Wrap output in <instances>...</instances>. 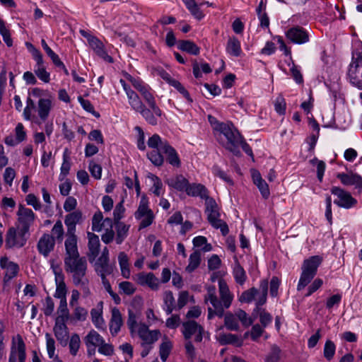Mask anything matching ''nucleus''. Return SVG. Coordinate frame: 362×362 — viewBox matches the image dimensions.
Wrapping results in <instances>:
<instances>
[{
	"mask_svg": "<svg viewBox=\"0 0 362 362\" xmlns=\"http://www.w3.org/2000/svg\"><path fill=\"white\" fill-rule=\"evenodd\" d=\"M224 325L229 330H238L239 328L238 322L236 316L231 313H228L224 317Z\"/></svg>",
	"mask_w": 362,
	"mask_h": 362,
	"instance_id": "nucleus-54",
	"label": "nucleus"
},
{
	"mask_svg": "<svg viewBox=\"0 0 362 362\" xmlns=\"http://www.w3.org/2000/svg\"><path fill=\"white\" fill-rule=\"evenodd\" d=\"M280 349L276 346H272L270 352L266 356V362H277L280 359Z\"/></svg>",
	"mask_w": 362,
	"mask_h": 362,
	"instance_id": "nucleus-62",
	"label": "nucleus"
},
{
	"mask_svg": "<svg viewBox=\"0 0 362 362\" xmlns=\"http://www.w3.org/2000/svg\"><path fill=\"white\" fill-rule=\"evenodd\" d=\"M25 45L35 62L33 69L35 74L44 83H48L50 81V74L46 70L42 54L33 44L26 42Z\"/></svg>",
	"mask_w": 362,
	"mask_h": 362,
	"instance_id": "nucleus-10",
	"label": "nucleus"
},
{
	"mask_svg": "<svg viewBox=\"0 0 362 362\" xmlns=\"http://www.w3.org/2000/svg\"><path fill=\"white\" fill-rule=\"evenodd\" d=\"M129 227L130 226L129 225H126L123 223H118L117 227V236L115 239L117 244H121L127 238Z\"/></svg>",
	"mask_w": 362,
	"mask_h": 362,
	"instance_id": "nucleus-51",
	"label": "nucleus"
},
{
	"mask_svg": "<svg viewBox=\"0 0 362 362\" xmlns=\"http://www.w3.org/2000/svg\"><path fill=\"white\" fill-rule=\"evenodd\" d=\"M57 317L55 318L54 322H66L70 319L69 310L67 308V302H59V305L57 310Z\"/></svg>",
	"mask_w": 362,
	"mask_h": 362,
	"instance_id": "nucleus-42",
	"label": "nucleus"
},
{
	"mask_svg": "<svg viewBox=\"0 0 362 362\" xmlns=\"http://www.w3.org/2000/svg\"><path fill=\"white\" fill-rule=\"evenodd\" d=\"M52 233L54 239H56L59 243H62L64 239V230L62 222L59 220L54 225Z\"/></svg>",
	"mask_w": 362,
	"mask_h": 362,
	"instance_id": "nucleus-53",
	"label": "nucleus"
},
{
	"mask_svg": "<svg viewBox=\"0 0 362 362\" xmlns=\"http://www.w3.org/2000/svg\"><path fill=\"white\" fill-rule=\"evenodd\" d=\"M161 151L153 150L148 153V158L151 162L156 166H161L163 164L164 158Z\"/></svg>",
	"mask_w": 362,
	"mask_h": 362,
	"instance_id": "nucleus-57",
	"label": "nucleus"
},
{
	"mask_svg": "<svg viewBox=\"0 0 362 362\" xmlns=\"http://www.w3.org/2000/svg\"><path fill=\"white\" fill-rule=\"evenodd\" d=\"M148 204V198L144 195L142 196L138 208L134 212L135 218L140 221L139 230L148 227L154 221L155 216L153 211L149 208Z\"/></svg>",
	"mask_w": 362,
	"mask_h": 362,
	"instance_id": "nucleus-11",
	"label": "nucleus"
},
{
	"mask_svg": "<svg viewBox=\"0 0 362 362\" xmlns=\"http://www.w3.org/2000/svg\"><path fill=\"white\" fill-rule=\"evenodd\" d=\"M45 339L48 356L49 358H53L55 356V341L49 333H46Z\"/></svg>",
	"mask_w": 362,
	"mask_h": 362,
	"instance_id": "nucleus-59",
	"label": "nucleus"
},
{
	"mask_svg": "<svg viewBox=\"0 0 362 362\" xmlns=\"http://www.w3.org/2000/svg\"><path fill=\"white\" fill-rule=\"evenodd\" d=\"M0 267L4 271V282L5 284L15 278L19 272L18 264L10 261L7 257L0 259Z\"/></svg>",
	"mask_w": 362,
	"mask_h": 362,
	"instance_id": "nucleus-20",
	"label": "nucleus"
},
{
	"mask_svg": "<svg viewBox=\"0 0 362 362\" xmlns=\"http://www.w3.org/2000/svg\"><path fill=\"white\" fill-rule=\"evenodd\" d=\"M252 177L254 184L259 189L262 197L264 199H268L270 195L269 185L265 180L262 179L259 172L253 170L252 172Z\"/></svg>",
	"mask_w": 362,
	"mask_h": 362,
	"instance_id": "nucleus-29",
	"label": "nucleus"
},
{
	"mask_svg": "<svg viewBox=\"0 0 362 362\" xmlns=\"http://www.w3.org/2000/svg\"><path fill=\"white\" fill-rule=\"evenodd\" d=\"M338 177L345 185H354L356 188L362 189V177L356 174H339Z\"/></svg>",
	"mask_w": 362,
	"mask_h": 362,
	"instance_id": "nucleus-32",
	"label": "nucleus"
},
{
	"mask_svg": "<svg viewBox=\"0 0 362 362\" xmlns=\"http://www.w3.org/2000/svg\"><path fill=\"white\" fill-rule=\"evenodd\" d=\"M201 263V252L199 250L194 251L189 257V264L185 268V271L188 273L193 272L199 267Z\"/></svg>",
	"mask_w": 362,
	"mask_h": 362,
	"instance_id": "nucleus-45",
	"label": "nucleus"
},
{
	"mask_svg": "<svg viewBox=\"0 0 362 362\" xmlns=\"http://www.w3.org/2000/svg\"><path fill=\"white\" fill-rule=\"evenodd\" d=\"M127 324L131 335L134 337L137 334L141 339V356L145 358L153 349L154 343L160 337V332L158 329L150 330L145 323L138 322L136 315L132 310L129 311Z\"/></svg>",
	"mask_w": 362,
	"mask_h": 362,
	"instance_id": "nucleus-3",
	"label": "nucleus"
},
{
	"mask_svg": "<svg viewBox=\"0 0 362 362\" xmlns=\"http://www.w3.org/2000/svg\"><path fill=\"white\" fill-rule=\"evenodd\" d=\"M147 144L149 148L162 152L165 145H168L169 143L166 140H163L158 134H155L148 139Z\"/></svg>",
	"mask_w": 362,
	"mask_h": 362,
	"instance_id": "nucleus-43",
	"label": "nucleus"
},
{
	"mask_svg": "<svg viewBox=\"0 0 362 362\" xmlns=\"http://www.w3.org/2000/svg\"><path fill=\"white\" fill-rule=\"evenodd\" d=\"M148 178L153 182V186L151 187L152 192L157 197H160L163 194V183L160 179L153 174H150Z\"/></svg>",
	"mask_w": 362,
	"mask_h": 362,
	"instance_id": "nucleus-52",
	"label": "nucleus"
},
{
	"mask_svg": "<svg viewBox=\"0 0 362 362\" xmlns=\"http://www.w3.org/2000/svg\"><path fill=\"white\" fill-rule=\"evenodd\" d=\"M95 271L100 276L101 279L106 277L112 273V269L109 263L95 262Z\"/></svg>",
	"mask_w": 362,
	"mask_h": 362,
	"instance_id": "nucleus-56",
	"label": "nucleus"
},
{
	"mask_svg": "<svg viewBox=\"0 0 362 362\" xmlns=\"http://www.w3.org/2000/svg\"><path fill=\"white\" fill-rule=\"evenodd\" d=\"M103 337L95 330H91L84 339L85 344L87 347H99L103 343Z\"/></svg>",
	"mask_w": 362,
	"mask_h": 362,
	"instance_id": "nucleus-40",
	"label": "nucleus"
},
{
	"mask_svg": "<svg viewBox=\"0 0 362 362\" xmlns=\"http://www.w3.org/2000/svg\"><path fill=\"white\" fill-rule=\"evenodd\" d=\"M52 107L53 99L51 97L40 98L37 105L33 100L28 97L23 115L25 120L32 121L40 125L48 119Z\"/></svg>",
	"mask_w": 362,
	"mask_h": 362,
	"instance_id": "nucleus-5",
	"label": "nucleus"
},
{
	"mask_svg": "<svg viewBox=\"0 0 362 362\" xmlns=\"http://www.w3.org/2000/svg\"><path fill=\"white\" fill-rule=\"evenodd\" d=\"M218 131L220 134L218 140L220 144L227 150L235 156L240 154V143L243 137L237 129L231 123L219 124Z\"/></svg>",
	"mask_w": 362,
	"mask_h": 362,
	"instance_id": "nucleus-6",
	"label": "nucleus"
},
{
	"mask_svg": "<svg viewBox=\"0 0 362 362\" xmlns=\"http://www.w3.org/2000/svg\"><path fill=\"white\" fill-rule=\"evenodd\" d=\"M163 309L167 315H170L176 309L175 300L173 292L165 291L163 294Z\"/></svg>",
	"mask_w": 362,
	"mask_h": 362,
	"instance_id": "nucleus-37",
	"label": "nucleus"
},
{
	"mask_svg": "<svg viewBox=\"0 0 362 362\" xmlns=\"http://www.w3.org/2000/svg\"><path fill=\"white\" fill-rule=\"evenodd\" d=\"M119 288L120 292L127 296H131L136 291V288L134 284L129 281H122L119 284Z\"/></svg>",
	"mask_w": 362,
	"mask_h": 362,
	"instance_id": "nucleus-60",
	"label": "nucleus"
},
{
	"mask_svg": "<svg viewBox=\"0 0 362 362\" xmlns=\"http://www.w3.org/2000/svg\"><path fill=\"white\" fill-rule=\"evenodd\" d=\"M106 227L112 228V221L111 218H103L101 211L96 212L92 218V230L100 232Z\"/></svg>",
	"mask_w": 362,
	"mask_h": 362,
	"instance_id": "nucleus-26",
	"label": "nucleus"
},
{
	"mask_svg": "<svg viewBox=\"0 0 362 362\" xmlns=\"http://www.w3.org/2000/svg\"><path fill=\"white\" fill-rule=\"evenodd\" d=\"M81 346V339L78 334H73L69 342V352L71 355L75 356L77 355Z\"/></svg>",
	"mask_w": 362,
	"mask_h": 362,
	"instance_id": "nucleus-50",
	"label": "nucleus"
},
{
	"mask_svg": "<svg viewBox=\"0 0 362 362\" xmlns=\"http://www.w3.org/2000/svg\"><path fill=\"white\" fill-rule=\"evenodd\" d=\"M286 37L295 44H304L309 41L308 32L300 26L291 28L286 32Z\"/></svg>",
	"mask_w": 362,
	"mask_h": 362,
	"instance_id": "nucleus-21",
	"label": "nucleus"
},
{
	"mask_svg": "<svg viewBox=\"0 0 362 362\" xmlns=\"http://www.w3.org/2000/svg\"><path fill=\"white\" fill-rule=\"evenodd\" d=\"M87 236L88 239V256L90 258L95 259L99 255L100 246L99 237L90 232L87 233Z\"/></svg>",
	"mask_w": 362,
	"mask_h": 362,
	"instance_id": "nucleus-30",
	"label": "nucleus"
},
{
	"mask_svg": "<svg viewBox=\"0 0 362 362\" xmlns=\"http://www.w3.org/2000/svg\"><path fill=\"white\" fill-rule=\"evenodd\" d=\"M181 332L185 340L194 337L195 342H201L204 334V327L194 320H189L182 323Z\"/></svg>",
	"mask_w": 362,
	"mask_h": 362,
	"instance_id": "nucleus-13",
	"label": "nucleus"
},
{
	"mask_svg": "<svg viewBox=\"0 0 362 362\" xmlns=\"http://www.w3.org/2000/svg\"><path fill=\"white\" fill-rule=\"evenodd\" d=\"M331 192L337 197L334 203L341 208L351 209L357 204V200L349 192L340 187H333L331 189Z\"/></svg>",
	"mask_w": 362,
	"mask_h": 362,
	"instance_id": "nucleus-17",
	"label": "nucleus"
},
{
	"mask_svg": "<svg viewBox=\"0 0 362 362\" xmlns=\"http://www.w3.org/2000/svg\"><path fill=\"white\" fill-rule=\"evenodd\" d=\"M321 262L322 258L319 256H312L303 261L301 267L302 272L297 285L298 291L304 289L311 282Z\"/></svg>",
	"mask_w": 362,
	"mask_h": 362,
	"instance_id": "nucleus-7",
	"label": "nucleus"
},
{
	"mask_svg": "<svg viewBox=\"0 0 362 362\" xmlns=\"http://www.w3.org/2000/svg\"><path fill=\"white\" fill-rule=\"evenodd\" d=\"M192 243L195 247H201L204 252L212 250V245L207 243V239L204 236L199 235L194 238Z\"/></svg>",
	"mask_w": 362,
	"mask_h": 362,
	"instance_id": "nucleus-48",
	"label": "nucleus"
},
{
	"mask_svg": "<svg viewBox=\"0 0 362 362\" xmlns=\"http://www.w3.org/2000/svg\"><path fill=\"white\" fill-rule=\"evenodd\" d=\"M336 346L333 341L331 340H327L324 346V356L330 361L335 354Z\"/></svg>",
	"mask_w": 362,
	"mask_h": 362,
	"instance_id": "nucleus-58",
	"label": "nucleus"
},
{
	"mask_svg": "<svg viewBox=\"0 0 362 362\" xmlns=\"http://www.w3.org/2000/svg\"><path fill=\"white\" fill-rule=\"evenodd\" d=\"M88 316V311L83 307L76 305L73 312V317L78 321L86 320Z\"/></svg>",
	"mask_w": 362,
	"mask_h": 362,
	"instance_id": "nucleus-63",
	"label": "nucleus"
},
{
	"mask_svg": "<svg viewBox=\"0 0 362 362\" xmlns=\"http://www.w3.org/2000/svg\"><path fill=\"white\" fill-rule=\"evenodd\" d=\"M218 341L223 345L233 344L238 347L241 346L243 344V340L242 338L236 334L230 333L220 334L218 337Z\"/></svg>",
	"mask_w": 362,
	"mask_h": 362,
	"instance_id": "nucleus-39",
	"label": "nucleus"
},
{
	"mask_svg": "<svg viewBox=\"0 0 362 362\" xmlns=\"http://www.w3.org/2000/svg\"><path fill=\"white\" fill-rule=\"evenodd\" d=\"M88 45L94 51L95 54L100 58L108 63L113 62V59L107 54L104 44L97 37L91 39V41L88 43Z\"/></svg>",
	"mask_w": 362,
	"mask_h": 362,
	"instance_id": "nucleus-23",
	"label": "nucleus"
},
{
	"mask_svg": "<svg viewBox=\"0 0 362 362\" xmlns=\"http://www.w3.org/2000/svg\"><path fill=\"white\" fill-rule=\"evenodd\" d=\"M45 133L41 132H35L33 134V141L35 144H43L45 142L46 136L49 137L54 131V124L52 122H45L44 126Z\"/></svg>",
	"mask_w": 362,
	"mask_h": 362,
	"instance_id": "nucleus-34",
	"label": "nucleus"
},
{
	"mask_svg": "<svg viewBox=\"0 0 362 362\" xmlns=\"http://www.w3.org/2000/svg\"><path fill=\"white\" fill-rule=\"evenodd\" d=\"M133 280L141 286H147L152 291L160 288V280L152 272H139L133 276Z\"/></svg>",
	"mask_w": 362,
	"mask_h": 362,
	"instance_id": "nucleus-18",
	"label": "nucleus"
},
{
	"mask_svg": "<svg viewBox=\"0 0 362 362\" xmlns=\"http://www.w3.org/2000/svg\"><path fill=\"white\" fill-rule=\"evenodd\" d=\"M82 221V213L79 211H74L65 217L64 223L67 228V238L64 243L69 241L77 243V238L75 235L76 226Z\"/></svg>",
	"mask_w": 362,
	"mask_h": 362,
	"instance_id": "nucleus-16",
	"label": "nucleus"
},
{
	"mask_svg": "<svg viewBox=\"0 0 362 362\" xmlns=\"http://www.w3.org/2000/svg\"><path fill=\"white\" fill-rule=\"evenodd\" d=\"M124 76L140 93L145 102V103H143L139 95L134 90L129 95H127L131 107L135 112L140 113L147 123L153 126L157 125L158 118L162 116L163 112L156 103L151 86L139 78H134L127 72H124Z\"/></svg>",
	"mask_w": 362,
	"mask_h": 362,
	"instance_id": "nucleus-1",
	"label": "nucleus"
},
{
	"mask_svg": "<svg viewBox=\"0 0 362 362\" xmlns=\"http://www.w3.org/2000/svg\"><path fill=\"white\" fill-rule=\"evenodd\" d=\"M67 150H66L63 154V162L60 168V173L59 175V180L63 181L69 173L71 168V163L69 161V157L66 154Z\"/></svg>",
	"mask_w": 362,
	"mask_h": 362,
	"instance_id": "nucleus-49",
	"label": "nucleus"
},
{
	"mask_svg": "<svg viewBox=\"0 0 362 362\" xmlns=\"http://www.w3.org/2000/svg\"><path fill=\"white\" fill-rule=\"evenodd\" d=\"M185 192L189 196L199 197L204 200L209 197L206 187L200 183H189Z\"/></svg>",
	"mask_w": 362,
	"mask_h": 362,
	"instance_id": "nucleus-28",
	"label": "nucleus"
},
{
	"mask_svg": "<svg viewBox=\"0 0 362 362\" xmlns=\"http://www.w3.org/2000/svg\"><path fill=\"white\" fill-rule=\"evenodd\" d=\"M205 213L207 215V219L210 224L216 229H220L223 235H226L229 233V228L227 223L220 218V209L212 197H209L205 199Z\"/></svg>",
	"mask_w": 362,
	"mask_h": 362,
	"instance_id": "nucleus-8",
	"label": "nucleus"
},
{
	"mask_svg": "<svg viewBox=\"0 0 362 362\" xmlns=\"http://www.w3.org/2000/svg\"><path fill=\"white\" fill-rule=\"evenodd\" d=\"M232 273L238 284L243 286L246 282L247 279L246 272L237 259H235Z\"/></svg>",
	"mask_w": 362,
	"mask_h": 362,
	"instance_id": "nucleus-36",
	"label": "nucleus"
},
{
	"mask_svg": "<svg viewBox=\"0 0 362 362\" xmlns=\"http://www.w3.org/2000/svg\"><path fill=\"white\" fill-rule=\"evenodd\" d=\"M53 332L58 342L62 346H66L68 344L69 329L66 323L54 322Z\"/></svg>",
	"mask_w": 362,
	"mask_h": 362,
	"instance_id": "nucleus-24",
	"label": "nucleus"
},
{
	"mask_svg": "<svg viewBox=\"0 0 362 362\" xmlns=\"http://www.w3.org/2000/svg\"><path fill=\"white\" fill-rule=\"evenodd\" d=\"M118 262L122 276L125 279H129L131 272L129 268V258L125 252H121L119 253Z\"/></svg>",
	"mask_w": 362,
	"mask_h": 362,
	"instance_id": "nucleus-41",
	"label": "nucleus"
},
{
	"mask_svg": "<svg viewBox=\"0 0 362 362\" xmlns=\"http://www.w3.org/2000/svg\"><path fill=\"white\" fill-rule=\"evenodd\" d=\"M17 358L19 362H25V344L20 334L12 337L8 362H16Z\"/></svg>",
	"mask_w": 362,
	"mask_h": 362,
	"instance_id": "nucleus-14",
	"label": "nucleus"
},
{
	"mask_svg": "<svg viewBox=\"0 0 362 362\" xmlns=\"http://www.w3.org/2000/svg\"><path fill=\"white\" fill-rule=\"evenodd\" d=\"M103 302L100 301L98 303L96 308H94L90 310L92 322L98 329H105V323L103 317Z\"/></svg>",
	"mask_w": 362,
	"mask_h": 362,
	"instance_id": "nucleus-27",
	"label": "nucleus"
},
{
	"mask_svg": "<svg viewBox=\"0 0 362 362\" xmlns=\"http://www.w3.org/2000/svg\"><path fill=\"white\" fill-rule=\"evenodd\" d=\"M123 325L122 314L117 308H113L111 310V319L110 321V331L112 336H115L120 331Z\"/></svg>",
	"mask_w": 362,
	"mask_h": 362,
	"instance_id": "nucleus-25",
	"label": "nucleus"
},
{
	"mask_svg": "<svg viewBox=\"0 0 362 362\" xmlns=\"http://www.w3.org/2000/svg\"><path fill=\"white\" fill-rule=\"evenodd\" d=\"M226 52L233 57L241 56L243 51L240 41L235 36L229 37L226 46Z\"/></svg>",
	"mask_w": 362,
	"mask_h": 362,
	"instance_id": "nucleus-31",
	"label": "nucleus"
},
{
	"mask_svg": "<svg viewBox=\"0 0 362 362\" xmlns=\"http://www.w3.org/2000/svg\"><path fill=\"white\" fill-rule=\"evenodd\" d=\"M187 8L194 18L200 21L204 18V13L201 10L199 4L196 3L194 0H182Z\"/></svg>",
	"mask_w": 362,
	"mask_h": 362,
	"instance_id": "nucleus-38",
	"label": "nucleus"
},
{
	"mask_svg": "<svg viewBox=\"0 0 362 362\" xmlns=\"http://www.w3.org/2000/svg\"><path fill=\"white\" fill-rule=\"evenodd\" d=\"M167 184L174 189L180 192H186L189 185L188 180L182 175H177L174 177L168 179Z\"/></svg>",
	"mask_w": 362,
	"mask_h": 362,
	"instance_id": "nucleus-35",
	"label": "nucleus"
},
{
	"mask_svg": "<svg viewBox=\"0 0 362 362\" xmlns=\"http://www.w3.org/2000/svg\"><path fill=\"white\" fill-rule=\"evenodd\" d=\"M348 78L353 86L362 90V51L353 54L348 71Z\"/></svg>",
	"mask_w": 362,
	"mask_h": 362,
	"instance_id": "nucleus-12",
	"label": "nucleus"
},
{
	"mask_svg": "<svg viewBox=\"0 0 362 362\" xmlns=\"http://www.w3.org/2000/svg\"><path fill=\"white\" fill-rule=\"evenodd\" d=\"M88 170L91 175L96 180H100L102 176V167L93 160L89 162Z\"/></svg>",
	"mask_w": 362,
	"mask_h": 362,
	"instance_id": "nucleus-61",
	"label": "nucleus"
},
{
	"mask_svg": "<svg viewBox=\"0 0 362 362\" xmlns=\"http://www.w3.org/2000/svg\"><path fill=\"white\" fill-rule=\"evenodd\" d=\"M172 348V342L165 337L164 341L160 344L159 348V354L163 362H165L167 360L171 352Z\"/></svg>",
	"mask_w": 362,
	"mask_h": 362,
	"instance_id": "nucleus-47",
	"label": "nucleus"
},
{
	"mask_svg": "<svg viewBox=\"0 0 362 362\" xmlns=\"http://www.w3.org/2000/svg\"><path fill=\"white\" fill-rule=\"evenodd\" d=\"M18 216V228L23 234H27L29 232L30 227L33 225L35 219V214L29 208H26L23 205H19L17 211Z\"/></svg>",
	"mask_w": 362,
	"mask_h": 362,
	"instance_id": "nucleus-15",
	"label": "nucleus"
},
{
	"mask_svg": "<svg viewBox=\"0 0 362 362\" xmlns=\"http://www.w3.org/2000/svg\"><path fill=\"white\" fill-rule=\"evenodd\" d=\"M25 235L26 234H23L19 229L17 232L13 228H10L6 235V246L8 247H23L26 243V238L25 237Z\"/></svg>",
	"mask_w": 362,
	"mask_h": 362,
	"instance_id": "nucleus-22",
	"label": "nucleus"
},
{
	"mask_svg": "<svg viewBox=\"0 0 362 362\" xmlns=\"http://www.w3.org/2000/svg\"><path fill=\"white\" fill-rule=\"evenodd\" d=\"M60 281H55L56 282V291L54 294V296L57 298L60 299V302H67L66 301V286L64 282V279L62 280L59 279Z\"/></svg>",
	"mask_w": 362,
	"mask_h": 362,
	"instance_id": "nucleus-46",
	"label": "nucleus"
},
{
	"mask_svg": "<svg viewBox=\"0 0 362 362\" xmlns=\"http://www.w3.org/2000/svg\"><path fill=\"white\" fill-rule=\"evenodd\" d=\"M42 310L45 316L52 315L54 310V302L50 296H47L45 298Z\"/></svg>",
	"mask_w": 362,
	"mask_h": 362,
	"instance_id": "nucleus-55",
	"label": "nucleus"
},
{
	"mask_svg": "<svg viewBox=\"0 0 362 362\" xmlns=\"http://www.w3.org/2000/svg\"><path fill=\"white\" fill-rule=\"evenodd\" d=\"M165 154L167 161L173 166L180 168L181 161L176 150L170 145H165V149L162 151Z\"/></svg>",
	"mask_w": 362,
	"mask_h": 362,
	"instance_id": "nucleus-33",
	"label": "nucleus"
},
{
	"mask_svg": "<svg viewBox=\"0 0 362 362\" xmlns=\"http://www.w3.org/2000/svg\"><path fill=\"white\" fill-rule=\"evenodd\" d=\"M64 245V269L71 274L73 284H78L81 279L86 278L87 260L84 257H80L77 243L69 241Z\"/></svg>",
	"mask_w": 362,
	"mask_h": 362,
	"instance_id": "nucleus-4",
	"label": "nucleus"
},
{
	"mask_svg": "<svg viewBox=\"0 0 362 362\" xmlns=\"http://www.w3.org/2000/svg\"><path fill=\"white\" fill-rule=\"evenodd\" d=\"M219 298L216 295V289L214 286H209L206 288V293L204 296V303L210 304L208 306V319H212L215 316L222 317L224 310L230 307L233 300V294L230 292L226 282L223 279L218 280Z\"/></svg>",
	"mask_w": 362,
	"mask_h": 362,
	"instance_id": "nucleus-2",
	"label": "nucleus"
},
{
	"mask_svg": "<svg viewBox=\"0 0 362 362\" xmlns=\"http://www.w3.org/2000/svg\"><path fill=\"white\" fill-rule=\"evenodd\" d=\"M269 282L267 279H262L259 283V291L252 287L242 293L239 297L241 303H251L253 300H256L257 306L264 305L267 301L268 293Z\"/></svg>",
	"mask_w": 362,
	"mask_h": 362,
	"instance_id": "nucleus-9",
	"label": "nucleus"
},
{
	"mask_svg": "<svg viewBox=\"0 0 362 362\" xmlns=\"http://www.w3.org/2000/svg\"><path fill=\"white\" fill-rule=\"evenodd\" d=\"M274 109L280 115H284L286 112V102L281 95H279L274 102Z\"/></svg>",
	"mask_w": 362,
	"mask_h": 362,
	"instance_id": "nucleus-64",
	"label": "nucleus"
},
{
	"mask_svg": "<svg viewBox=\"0 0 362 362\" xmlns=\"http://www.w3.org/2000/svg\"><path fill=\"white\" fill-rule=\"evenodd\" d=\"M54 237L49 233H44L37 243V250L44 257H47L54 250Z\"/></svg>",
	"mask_w": 362,
	"mask_h": 362,
	"instance_id": "nucleus-19",
	"label": "nucleus"
},
{
	"mask_svg": "<svg viewBox=\"0 0 362 362\" xmlns=\"http://www.w3.org/2000/svg\"><path fill=\"white\" fill-rule=\"evenodd\" d=\"M177 47L179 49L193 55H198L200 51L199 47L194 42L190 40L179 41Z\"/></svg>",
	"mask_w": 362,
	"mask_h": 362,
	"instance_id": "nucleus-44",
	"label": "nucleus"
}]
</instances>
